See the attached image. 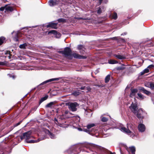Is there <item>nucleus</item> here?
<instances>
[{"instance_id": "13", "label": "nucleus", "mask_w": 154, "mask_h": 154, "mask_svg": "<svg viewBox=\"0 0 154 154\" xmlns=\"http://www.w3.org/2000/svg\"><path fill=\"white\" fill-rule=\"evenodd\" d=\"M78 49L82 54H84L85 52V48L82 45H79L78 46Z\"/></svg>"}, {"instance_id": "24", "label": "nucleus", "mask_w": 154, "mask_h": 154, "mask_svg": "<svg viewBox=\"0 0 154 154\" xmlns=\"http://www.w3.org/2000/svg\"><path fill=\"white\" fill-rule=\"evenodd\" d=\"M5 54L8 55V56H5V57H8L9 59H10L11 58V54H10V52L9 51H7L5 52Z\"/></svg>"}, {"instance_id": "39", "label": "nucleus", "mask_w": 154, "mask_h": 154, "mask_svg": "<svg viewBox=\"0 0 154 154\" xmlns=\"http://www.w3.org/2000/svg\"><path fill=\"white\" fill-rule=\"evenodd\" d=\"M16 34L17 35V37H14V40L16 42H18V35L17 34Z\"/></svg>"}, {"instance_id": "41", "label": "nucleus", "mask_w": 154, "mask_h": 154, "mask_svg": "<svg viewBox=\"0 0 154 154\" xmlns=\"http://www.w3.org/2000/svg\"><path fill=\"white\" fill-rule=\"evenodd\" d=\"M153 67H154V65H150L148 66V68H151Z\"/></svg>"}, {"instance_id": "45", "label": "nucleus", "mask_w": 154, "mask_h": 154, "mask_svg": "<svg viewBox=\"0 0 154 154\" xmlns=\"http://www.w3.org/2000/svg\"><path fill=\"white\" fill-rule=\"evenodd\" d=\"M103 1L104 2V3H106L108 2V0H107V1L106 0H103Z\"/></svg>"}, {"instance_id": "27", "label": "nucleus", "mask_w": 154, "mask_h": 154, "mask_svg": "<svg viewBox=\"0 0 154 154\" xmlns=\"http://www.w3.org/2000/svg\"><path fill=\"white\" fill-rule=\"evenodd\" d=\"M48 134L51 139H54L55 138V136L54 135V134L51 133L49 131H48Z\"/></svg>"}, {"instance_id": "18", "label": "nucleus", "mask_w": 154, "mask_h": 154, "mask_svg": "<svg viewBox=\"0 0 154 154\" xmlns=\"http://www.w3.org/2000/svg\"><path fill=\"white\" fill-rule=\"evenodd\" d=\"M85 114L88 117H91L92 114V112L91 110L88 109L85 110Z\"/></svg>"}, {"instance_id": "4", "label": "nucleus", "mask_w": 154, "mask_h": 154, "mask_svg": "<svg viewBox=\"0 0 154 154\" xmlns=\"http://www.w3.org/2000/svg\"><path fill=\"white\" fill-rule=\"evenodd\" d=\"M67 105L68 106L69 109L70 110L74 112L76 110V107L78 106V104L75 102L74 103H67Z\"/></svg>"}, {"instance_id": "28", "label": "nucleus", "mask_w": 154, "mask_h": 154, "mask_svg": "<svg viewBox=\"0 0 154 154\" xmlns=\"http://www.w3.org/2000/svg\"><path fill=\"white\" fill-rule=\"evenodd\" d=\"M110 78V75H108L106 76L105 78V82L106 83H107L109 82Z\"/></svg>"}, {"instance_id": "22", "label": "nucleus", "mask_w": 154, "mask_h": 154, "mask_svg": "<svg viewBox=\"0 0 154 154\" xmlns=\"http://www.w3.org/2000/svg\"><path fill=\"white\" fill-rule=\"evenodd\" d=\"M5 38L4 37L1 36L0 37V45L5 42Z\"/></svg>"}, {"instance_id": "49", "label": "nucleus", "mask_w": 154, "mask_h": 154, "mask_svg": "<svg viewBox=\"0 0 154 154\" xmlns=\"http://www.w3.org/2000/svg\"><path fill=\"white\" fill-rule=\"evenodd\" d=\"M5 55H4V56L5 57V56H8V55H5Z\"/></svg>"}, {"instance_id": "31", "label": "nucleus", "mask_w": 154, "mask_h": 154, "mask_svg": "<svg viewBox=\"0 0 154 154\" xmlns=\"http://www.w3.org/2000/svg\"><path fill=\"white\" fill-rule=\"evenodd\" d=\"M137 95L138 96V99L141 100H143L145 98V97L140 93H138Z\"/></svg>"}, {"instance_id": "9", "label": "nucleus", "mask_w": 154, "mask_h": 154, "mask_svg": "<svg viewBox=\"0 0 154 154\" xmlns=\"http://www.w3.org/2000/svg\"><path fill=\"white\" fill-rule=\"evenodd\" d=\"M59 0H50L49 2V5L51 6H53L58 4Z\"/></svg>"}, {"instance_id": "37", "label": "nucleus", "mask_w": 154, "mask_h": 154, "mask_svg": "<svg viewBox=\"0 0 154 154\" xmlns=\"http://www.w3.org/2000/svg\"><path fill=\"white\" fill-rule=\"evenodd\" d=\"M58 21L59 23L64 22L65 21V20L63 18L59 19H58Z\"/></svg>"}, {"instance_id": "38", "label": "nucleus", "mask_w": 154, "mask_h": 154, "mask_svg": "<svg viewBox=\"0 0 154 154\" xmlns=\"http://www.w3.org/2000/svg\"><path fill=\"white\" fill-rule=\"evenodd\" d=\"M5 9V7H1L0 8V10L1 11H3Z\"/></svg>"}, {"instance_id": "1", "label": "nucleus", "mask_w": 154, "mask_h": 154, "mask_svg": "<svg viewBox=\"0 0 154 154\" xmlns=\"http://www.w3.org/2000/svg\"><path fill=\"white\" fill-rule=\"evenodd\" d=\"M32 132L30 131H28L24 133L23 134V135L21 136H20V138L21 139V140H22L24 138H25L26 139V141L27 143H36L39 142L40 141V140L39 139H38L37 140H29V139L31 138L32 137L31 135V134Z\"/></svg>"}, {"instance_id": "23", "label": "nucleus", "mask_w": 154, "mask_h": 154, "mask_svg": "<svg viewBox=\"0 0 154 154\" xmlns=\"http://www.w3.org/2000/svg\"><path fill=\"white\" fill-rule=\"evenodd\" d=\"M118 62L114 60L111 59L108 61V63L110 64H114L118 63Z\"/></svg>"}, {"instance_id": "11", "label": "nucleus", "mask_w": 154, "mask_h": 154, "mask_svg": "<svg viewBox=\"0 0 154 154\" xmlns=\"http://www.w3.org/2000/svg\"><path fill=\"white\" fill-rule=\"evenodd\" d=\"M138 129L140 132H143L145 130V126L143 124H140L138 126Z\"/></svg>"}, {"instance_id": "35", "label": "nucleus", "mask_w": 154, "mask_h": 154, "mask_svg": "<svg viewBox=\"0 0 154 154\" xmlns=\"http://www.w3.org/2000/svg\"><path fill=\"white\" fill-rule=\"evenodd\" d=\"M95 126V124H94L92 123L91 124H88L87 126V128L88 129H90L91 128L94 126Z\"/></svg>"}, {"instance_id": "26", "label": "nucleus", "mask_w": 154, "mask_h": 154, "mask_svg": "<svg viewBox=\"0 0 154 154\" xmlns=\"http://www.w3.org/2000/svg\"><path fill=\"white\" fill-rule=\"evenodd\" d=\"M103 115H102L101 116V120L103 122H106L108 121V118L105 117H103Z\"/></svg>"}, {"instance_id": "6", "label": "nucleus", "mask_w": 154, "mask_h": 154, "mask_svg": "<svg viewBox=\"0 0 154 154\" xmlns=\"http://www.w3.org/2000/svg\"><path fill=\"white\" fill-rule=\"evenodd\" d=\"M131 111L134 114H136L137 111V106L136 104L134 103L133 102L129 107Z\"/></svg>"}, {"instance_id": "30", "label": "nucleus", "mask_w": 154, "mask_h": 154, "mask_svg": "<svg viewBox=\"0 0 154 154\" xmlns=\"http://www.w3.org/2000/svg\"><path fill=\"white\" fill-rule=\"evenodd\" d=\"M130 149L132 152V154H135V148L134 146H132L130 147Z\"/></svg>"}, {"instance_id": "50", "label": "nucleus", "mask_w": 154, "mask_h": 154, "mask_svg": "<svg viewBox=\"0 0 154 154\" xmlns=\"http://www.w3.org/2000/svg\"><path fill=\"white\" fill-rule=\"evenodd\" d=\"M54 120H55L56 121V122H57V120L56 119H54Z\"/></svg>"}, {"instance_id": "14", "label": "nucleus", "mask_w": 154, "mask_h": 154, "mask_svg": "<svg viewBox=\"0 0 154 154\" xmlns=\"http://www.w3.org/2000/svg\"><path fill=\"white\" fill-rule=\"evenodd\" d=\"M139 89L140 90L142 91L144 94L147 95H149L151 94L150 92L146 90L143 87H140Z\"/></svg>"}, {"instance_id": "5", "label": "nucleus", "mask_w": 154, "mask_h": 154, "mask_svg": "<svg viewBox=\"0 0 154 154\" xmlns=\"http://www.w3.org/2000/svg\"><path fill=\"white\" fill-rule=\"evenodd\" d=\"M81 145L82 146L87 148H90L91 147H95L96 146V145L94 144L86 142L81 143Z\"/></svg>"}, {"instance_id": "12", "label": "nucleus", "mask_w": 154, "mask_h": 154, "mask_svg": "<svg viewBox=\"0 0 154 154\" xmlns=\"http://www.w3.org/2000/svg\"><path fill=\"white\" fill-rule=\"evenodd\" d=\"M57 23H50L46 26L47 28L51 27L52 28L56 29L57 28Z\"/></svg>"}, {"instance_id": "54", "label": "nucleus", "mask_w": 154, "mask_h": 154, "mask_svg": "<svg viewBox=\"0 0 154 154\" xmlns=\"http://www.w3.org/2000/svg\"><path fill=\"white\" fill-rule=\"evenodd\" d=\"M14 32H13L12 33V34L13 33H14Z\"/></svg>"}, {"instance_id": "46", "label": "nucleus", "mask_w": 154, "mask_h": 154, "mask_svg": "<svg viewBox=\"0 0 154 154\" xmlns=\"http://www.w3.org/2000/svg\"><path fill=\"white\" fill-rule=\"evenodd\" d=\"M126 33H124L122 34H121V35H126Z\"/></svg>"}, {"instance_id": "8", "label": "nucleus", "mask_w": 154, "mask_h": 154, "mask_svg": "<svg viewBox=\"0 0 154 154\" xmlns=\"http://www.w3.org/2000/svg\"><path fill=\"white\" fill-rule=\"evenodd\" d=\"M71 114L68 111L66 110L64 113H63L62 116L63 119L69 118L70 117V115Z\"/></svg>"}, {"instance_id": "34", "label": "nucleus", "mask_w": 154, "mask_h": 154, "mask_svg": "<svg viewBox=\"0 0 154 154\" xmlns=\"http://www.w3.org/2000/svg\"><path fill=\"white\" fill-rule=\"evenodd\" d=\"M80 94V92L78 91H74L72 94L75 96H77L79 95Z\"/></svg>"}, {"instance_id": "16", "label": "nucleus", "mask_w": 154, "mask_h": 154, "mask_svg": "<svg viewBox=\"0 0 154 154\" xmlns=\"http://www.w3.org/2000/svg\"><path fill=\"white\" fill-rule=\"evenodd\" d=\"M138 92V90L137 89H134L131 90V93L130 94V97H131L135 96L136 94Z\"/></svg>"}, {"instance_id": "36", "label": "nucleus", "mask_w": 154, "mask_h": 154, "mask_svg": "<svg viewBox=\"0 0 154 154\" xmlns=\"http://www.w3.org/2000/svg\"><path fill=\"white\" fill-rule=\"evenodd\" d=\"M112 17L114 19H116L117 17V14L116 13H114L112 15Z\"/></svg>"}, {"instance_id": "48", "label": "nucleus", "mask_w": 154, "mask_h": 154, "mask_svg": "<svg viewBox=\"0 0 154 154\" xmlns=\"http://www.w3.org/2000/svg\"><path fill=\"white\" fill-rule=\"evenodd\" d=\"M144 73V72H142L141 73V75H143V74L144 73Z\"/></svg>"}, {"instance_id": "21", "label": "nucleus", "mask_w": 154, "mask_h": 154, "mask_svg": "<svg viewBox=\"0 0 154 154\" xmlns=\"http://www.w3.org/2000/svg\"><path fill=\"white\" fill-rule=\"evenodd\" d=\"M49 34L50 33H52L54 35H57L59 37L60 36V33H58L55 30H52L50 31L48 33Z\"/></svg>"}, {"instance_id": "47", "label": "nucleus", "mask_w": 154, "mask_h": 154, "mask_svg": "<svg viewBox=\"0 0 154 154\" xmlns=\"http://www.w3.org/2000/svg\"><path fill=\"white\" fill-rule=\"evenodd\" d=\"M110 154H116L115 152L112 153V152H110Z\"/></svg>"}, {"instance_id": "25", "label": "nucleus", "mask_w": 154, "mask_h": 154, "mask_svg": "<svg viewBox=\"0 0 154 154\" xmlns=\"http://www.w3.org/2000/svg\"><path fill=\"white\" fill-rule=\"evenodd\" d=\"M54 103L53 102H51L46 105L45 107L46 108H51L52 106L54 105Z\"/></svg>"}, {"instance_id": "7", "label": "nucleus", "mask_w": 154, "mask_h": 154, "mask_svg": "<svg viewBox=\"0 0 154 154\" xmlns=\"http://www.w3.org/2000/svg\"><path fill=\"white\" fill-rule=\"evenodd\" d=\"M143 111L142 109H138L137 112V113L135 114L137 117L139 119H141L143 118Z\"/></svg>"}, {"instance_id": "2", "label": "nucleus", "mask_w": 154, "mask_h": 154, "mask_svg": "<svg viewBox=\"0 0 154 154\" xmlns=\"http://www.w3.org/2000/svg\"><path fill=\"white\" fill-rule=\"evenodd\" d=\"M59 52L62 54L64 56L67 58L71 59L72 58V50L69 48L66 47L64 48L63 51H59Z\"/></svg>"}, {"instance_id": "52", "label": "nucleus", "mask_w": 154, "mask_h": 154, "mask_svg": "<svg viewBox=\"0 0 154 154\" xmlns=\"http://www.w3.org/2000/svg\"><path fill=\"white\" fill-rule=\"evenodd\" d=\"M79 130H81V128H79Z\"/></svg>"}, {"instance_id": "32", "label": "nucleus", "mask_w": 154, "mask_h": 154, "mask_svg": "<svg viewBox=\"0 0 154 154\" xmlns=\"http://www.w3.org/2000/svg\"><path fill=\"white\" fill-rule=\"evenodd\" d=\"M48 95H46L45 97L42 98L40 101V103H42L43 101H45V100H46L48 98Z\"/></svg>"}, {"instance_id": "53", "label": "nucleus", "mask_w": 154, "mask_h": 154, "mask_svg": "<svg viewBox=\"0 0 154 154\" xmlns=\"http://www.w3.org/2000/svg\"><path fill=\"white\" fill-rule=\"evenodd\" d=\"M13 78H14V76H13Z\"/></svg>"}, {"instance_id": "51", "label": "nucleus", "mask_w": 154, "mask_h": 154, "mask_svg": "<svg viewBox=\"0 0 154 154\" xmlns=\"http://www.w3.org/2000/svg\"><path fill=\"white\" fill-rule=\"evenodd\" d=\"M20 124V123H17V125H19Z\"/></svg>"}, {"instance_id": "20", "label": "nucleus", "mask_w": 154, "mask_h": 154, "mask_svg": "<svg viewBox=\"0 0 154 154\" xmlns=\"http://www.w3.org/2000/svg\"><path fill=\"white\" fill-rule=\"evenodd\" d=\"M5 10L7 11H13V9L12 7L6 5H5Z\"/></svg>"}, {"instance_id": "15", "label": "nucleus", "mask_w": 154, "mask_h": 154, "mask_svg": "<svg viewBox=\"0 0 154 154\" xmlns=\"http://www.w3.org/2000/svg\"><path fill=\"white\" fill-rule=\"evenodd\" d=\"M113 56L114 57L119 59L122 60L125 58V57L124 56L120 54H115Z\"/></svg>"}, {"instance_id": "29", "label": "nucleus", "mask_w": 154, "mask_h": 154, "mask_svg": "<svg viewBox=\"0 0 154 154\" xmlns=\"http://www.w3.org/2000/svg\"><path fill=\"white\" fill-rule=\"evenodd\" d=\"M27 46V44L25 43L23 44L20 45L19 48L21 49H25L26 46Z\"/></svg>"}, {"instance_id": "19", "label": "nucleus", "mask_w": 154, "mask_h": 154, "mask_svg": "<svg viewBox=\"0 0 154 154\" xmlns=\"http://www.w3.org/2000/svg\"><path fill=\"white\" fill-rule=\"evenodd\" d=\"M58 80V79H57V78H54V79H49L48 80H46V81H44V82H43L42 83H41L40 84V85H43V84L47 83L48 82H52V81H55V80Z\"/></svg>"}, {"instance_id": "33", "label": "nucleus", "mask_w": 154, "mask_h": 154, "mask_svg": "<svg viewBox=\"0 0 154 154\" xmlns=\"http://www.w3.org/2000/svg\"><path fill=\"white\" fill-rule=\"evenodd\" d=\"M104 8L103 7H100L97 11V13L98 14H100L101 13L102 10L103 11Z\"/></svg>"}, {"instance_id": "10", "label": "nucleus", "mask_w": 154, "mask_h": 154, "mask_svg": "<svg viewBox=\"0 0 154 154\" xmlns=\"http://www.w3.org/2000/svg\"><path fill=\"white\" fill-rule=\"evenodd\" d=\"M72 57H73L74 58H76L81 59H85L86 57L84 56L80 55L76 53H74L72 54Z\"/></svg>"}, {"instance_id": "42", "label": "nucleus", "mask_w": 154, "mask_h": 154, "mask_svg": "<svg viewBox=\"0 0 154 154\" xmlns=\"http://www.w3.org/2000/svg\"><path fill=\"white\" fill-rule=\"evenodd\" d=\"M5 65V63L3 62H0V65Z\"/></svg>"}, {"instance_id": "3", "label": "nucleus", "mask_w": 154, "mask_h": 154, "mask_svg": "<svg viewBox=\"0 0 154 154\" xmlns=\"http://www.w3.org/2000/svg\"><path fill=\"white\" fill-rule=\"evenodd\" d=\"M131 125H132L130 124H128L127 125V128L122 127H121L120 129L122 131L128 135H131L133 134L131 131V130L133 129L131 127Z\"/></svg>"}, {"instance_id": "40", "label": "nucleus", "mask_w": 154, "mask_h": 154, "mask_svg": "<svg viewBox=\"0 0 154 154\" xmlns=\"http://www.w3.org/2000/svg\"><path fill=\"white\" fill-rule=\"evenodd\" d=\"M149 72V69L148 68L146 69L144 71V73H146Z\"/></svg>"}, {"instance_id": "44", "label": "nucleus", "mask_w": 154, "mask_h": 154, "mask_svg": "<svg viewBox=\"0 0 154 154\" xmlns=\"http://www.w3.org/2000/svg\"><path fill=\"white\" fill-rule=\"evenodd\" d=\"M85 88V87H82L81 88H80V89H81V90H84V89Z\"/></svg>"}, {"instance_id": "17", "label": "nucleus", "mask_w": 154, "mask_h": 154, "mask_svg": "<svg viewBox=\"0 0 154 154\" xmlns=\"http://www.w3.org/2000/svg\"><path fill=\"white\" fill-rule=\"evenodd\" d=\"M146 86L150 88L151 89L153 90L154 89V83L150 82L147 84Z\"/></svg>"}, {"instance_id": "43", "label": "nucleus", "mask_w": 154, "mask_h": 154, "mask_svg": "<svg viewBox=\"0 0 154 154\" xmlns=\"http://www.w3.org/2000/svg\"><path fill=\"white\" fill-rule=\"evenodd\" d=\"M124 68L122 67H119L118 68V69L119 70H122L124 69Z\"/></svg>"}]
</instances>
